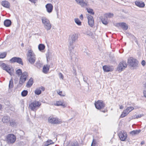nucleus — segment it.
Here are the masks:
<instances>
[{
    "mask_svg": "<svg viewBox=\"0 0 146 146\" xmlns=\"http://www.w3.org/2000/svg\"><path fill=\"white\" fill-rule=\"evenodd\" d=\"M78 39V35L75 33H72L69 35L68 39V43L69 47V50L71 52L75 47L74 43L76 42Z\"/></svg>",
    "mask_w": 146,
    "mask_h": 146,
    "instance_id": "obj_1",
    "label": "nucleus"
},
{
    "mask_svg": "<svg viewBox=\"0 0 146 146\" xmlns=\"http://www.w3.org/2000/svg\"><path fill=\"white\" fill-rule=\"evenodd\" d=\"M16 73L18 76L21 75L19 83L22 84L26 80L28 76V73L26 72L22 73L21 70L18 69L16 71Z\"/></svg>",
    "mask_w": 146,
    "mask_h": 146,
    "instance_id": "obj_2",
    "label": "nucleus"
},
{
    "mask_svg": "<svg viewBox=\"0 0 146 146\" xmlns=\"http://www.w3.org/2000/svg\"><path fill=\"white\" fill-rule=\"evenodd\" d=\"M41 20L45 29L47 31L50 30L52 26L49 20L45 17H42Z\"/></svg>",
    "mask_w": 146,
    "mask_h": 146,
    "instance_id": "obj_3",
    "label": "nucleus"
},
{
    "mask_svg": "<svg viewBox=\"0 0 146 146\" xmlns=\"http://www.w3.org/2000/svg\"><path fill=\"white\" fill-rule=\"evenodd\" d=\"M128 64L133 68H135L138 66V62L137 60L133 57H130L128 60Z\"/></svg>",
    "mask_w": 146,
    "mask_h": 146,
    "instance_id": "obj_4",
    "label": "nucleus"
},
{
    "mask_svg": "<svg viewBox=\"0 0 146 146\" xmlns=\"http://www.w3.org/2000/svg\"><path fill=\"white\" fill-rule=\"evenodd\" d=\"M40 105V102L38 101H35L31 103L29 105V107L32 110L35 111Z\"/></svg>",
    "mask_w": 146,
    "mask_h": 146,
    "instance_id": "obj_5",
    "label": "nucleus"
},
{
    "mask_svg": "<svg viewBox=\"0 0 146 146\" xmlns=\"http://www.w3.org/2000/svg\"><path fill=\"white\" fill-rule=\"evenodd\" d=\"M6 140L8 143L11 144L15 142L16 140L15 136L12 134H8L6 137Z\"/></svg>",
    "mask_w": 146,
    "mask_h": 146,
    "instance_id": "obj_6",
    "label": "nucleus"
},
{
    "mask_svg": "<svg viewBox=\"0 0 146 146\" xmlns=\"http://www.w3.org/2000/svg\"><path fill=\"white\" fill-rule=\"evenodd\" d=\"M48 121L49 123L52 124H59L62 122L60 119L52 116H50L48 118Z\"/></svg>",
    "mask_w": 146,
    "mask_h": 146,
    "instance_id": "obj_7",
    "label": "nucleus"
},
{
    "mask_svg": "<svg viewBox=\"0 0 146 146\" xmlns=\"http://www.w3.org/2000/svg\"><path fill=\"white\" fill-rule=\"evenodd\" d=\"M1 66L3 70H6L10 75H11V73L13 72V68L4 63L2 64L1 65Z\"/></svg>",
    "mask_w": 146,
    "mask_h": 146,
    "instance_id": "obj_8",
    "label": "nucleus"
},
{
    "mask_svg": "<svg viewBox=\"0 0 146 146\" xmlns=\"http://www.w3.org/2000/svg\"><path fill=\"white\" fill-rule=\"evenodd\" d=\"M127 64L125 61H123L120 62L118 65L117 70L121 72L127 66Z\"/></svg>",
    "mask_w": 146,
    "mask_h": 146,
    "instance_id": "obj_9",
    "label": "nucleus"
},
{
    "mask_svg": "<svg viewBox=\"0 0 146 146\" xmlns=\"http://www.w3.org/2000/svg\"><path fill=\"white\" fill-rule=\"evenodd\" d=\"M95 105L96 108L98 110L103 109L105 107V104L102 100H98L96 102Z\"/></svg>",
    "mask_w": 146,
    "mask_h": 146,
    "instance_id": "obj_10",
    "label": "nucleus"
},
{
    "mask_svg": "<svg viewBox=\"0 0 146 146\" xmlns=\"http://www.w3.org/2000/svg\"><path fill=\"white\" fill-rule=\"evenodd\" d=\"M119 137L121 140L125 141L127 138V134L126 132L121 131L119 133Z\"/></svg>",
    "mask_w": 146,
    "mask_h": 146,
    "instance_id": "obj_11",
    "label": "nucleus"
},
{
    "mask_svg": "<svg viewBox=\"0 0 146 146\" xmlns=\"http://www.w3.org/2000/svg\"><path fill=\"white\" fill-rule=\"evenodd\" d=\"M10 61L11 63H12L16 62L22 65L23 64L22 59L19 57H13L10 60Z\"/></svg>",
    "mask_w": 146,
    "mask_h": 146,
    "instance_id": "obj_12",
    "label": "nucleus"
},
{
    "mask_svg": "<svg viewBox=\"0 0 146 146\" xmlns=\"http://www.w3.org/2000/svg\"><path fill=\"white\" fill-rule=\"evenodd\" d=\"M87 18L88 20V24L91 27H93L94 25L93 17L89 14L86 15Z\"/></svg>",
    "mask_w": 146,
    "mask_h": 146,
    "instance_id": "obj_13",
    "label": "nucleus"
},
{
    "mask_svg": "<svg viewBox=\"0 0 146 146\" xmlns=\"http://www.w3.org/2000/svg\"><path fill=\"white\" fill-rule=\"evenodd\" d=\"M115 26L117 27L120 26L123 30H125L127 29L128 27L127 24L124 22L117 23Z\"/></svg>",
    "mask_w": 146,
    "mask_h": 146,
    "instance_id": "obj_14",
    "label": "nucleus"
},
{
    "mask_svg": "<svg viewBox=\"0 0 146 146\" xmlns=\"http://www.w3.org/2000/svg\"><path fill=\"white\" fill-rule=\"evenodd\" d=\"M103 69L104 71L106 72H108L113 71L114 68L113 66L104 65L103 66Z\"/></svg>",
    "mask_w": 146,
    "mask_h": 146,
    "instance_id": "obj_15",
    "label": "nucleus"
},
{
    "mask_svg": "<svg viewBox=\"0 0 146 146\" xmlns=\"http://www.w3.org/2000/svg\"><path fill=\"white\" fill-rule=\"evenodd\" d=\"M47 11L49 13H51L53 7L51 4H47L46 5Z\"/></svg>",
    "mask_w": 146,
    "mask_h": 146,
    "instance_id": "obj_16",
    "label": "nucleus"
},
{
    "mask_svg": "<svg viewBox=\"0 0 146 146\" xmlns=\"http://www.w3.org/2000/svg\"><path fill=\"white\" fill-rule=\"evenodd\" d=\"M9 123L10 125L13 127H16L19 124L17 121L14 119H11Z\"/></svg>",
    "mask_w": 146,
    "mask_h": 146,
    "instance_id": "obj_17",
    "label": "nucleus"
},
{
    "mask_svg": "<svg viewBox=\"0 0 146 146\" xmlns=\"http://www.w3.org/2000/svg\"><path fill=\"white\" fill-rule=\"evenodd\" d=\"M35 56L34 53L33 51L31 50H28V52L27 54V58L31 57H33Z\"/></svg>",
    "mask_w": 146,
    "mask_h": 146,
    "instance_id": "obj_18",
    "label": "nucleus"
},
{
    "mask_svg": "<svg viewBox=\"0 0 146 146\" xmlns=\"http://www.w3.org/2000/svg\"><path fill=\"white\" fill-rule=\"evenodd\" d=\"M82 7L87 8L89 6L88 2L86 0H83L80 5Z\"/></svg>",
    "mask_w": 146,
    "mask_h": 146,
    "instance_id": "obj_19",
    "label": "nucleus"
},
{
    "mask_svg": "<svg viewBox=\"0 0 146 146\" xmlns=\"http://www.w3.org/2000/svg\"><path fill=\"white\" fill-rule=\"evenodd\" d=\"M45 88L44 87L41 86L38 88L36 89L35 91V93L36 94L39 95L41 92V90L44 91Z\"/></svg>",
    "mask_w": 146,
    "mask_h": 146,
    "instance_id": "obj_20",
    "label": "nucleus"
},
{
    "mask_svg": "<svg viewBox=\"0 0 146 146\" xmlns=\"http://www.w3.org/2000/svg\"><path fill=\"white\" fill-rule=\"evenodd\" d=\"M27 60L29 63L31 64H33L36 61V56L33 57H31L29 58H27Z\"/></svg>",
    "mask_w": 146,
    "mask_h": 146,
    "instance_id": "obj_21",
    "label": "nucleus"
},
{
    "mask_svg": "<svg viewBox=\"0 0 146 146\" xmlns=\"http://www.w3.org/2000/svg\"><path fill=\"white\" fill-rule=\"evenodd\" d=\"M11 120L10 117L7 116L3 117L2 119V121L5 123H8L10 122Z\"/></svg>",
    "mask_w": 146,
    "mask_h": 146,
    "instance_id": "obj_22",
    "label": "nucleus"
},
{
    "mask_svg": "<svg viewBox=\"0 0 146 146\" xmlns=\"http://www.w3.org/2000/svg\"><path fill=\"white\" fill-rule=\"evenodd\" d=\"M1 5L4 7L9 8L10 6V4L7 1H3L1 2Z\"/></svg>",
    "mask_w": 146,
    "mask_h": 146,
    "instance_id": "obj_23",
    "label": "nucleus"
},
{
    "mask_svg": "<svg viewBox=\"0 0 146 146\" xmlns=\"http://www.w3.org/2000/svg\"><path fill=\"white\" fill-rule=\"evenodd\" d=\"M135 3L136 5L140 7H143L145 5L144 3L141 2L136 1Z\"/></svg>",
    "mask_w": 146,
    "mask_h": 146,
    "instance_id": "obj_24",
    "label": "nucleus"
},
{
    "mask_svg": "<svg viewBox=\"0 0 146 146\" xmlns=\"http://www.w3.org/2000/svg\"><path fill=\"white\" fill-rule=\"evenodd\" d=\"M55 105L57 106H61L64 107H66V104L61 101L56 102V103H55Z\"/></svg>",
    "mask_w": 146,
    "mask_h": 146,
    "instance_id": "obj_25",
    "label": "nucleus"
},
{
    "mask_svg": "<svg viewBox=\"0 0 146 146\" xmlns=\"http://www.w3.org/2000/svg\"><path fill=\"white\" fill-rule=\"evenodd\" d=\"M54 143L51 140H48L46 142L43 143L42 146H48L50 145L53 144Z\"/></svg>",
    "mask_w": 146,
    "mask_h": 146,
    "instance_id": "obj_26",
    "label": "nucleus"
},
{
    "mask_svg": "<svg viewBox=\"0 0 146 146\" xmlns=\"http://www.w3.org/2000/svg\"><path fill=\"white\" fill-rule=\"evenodd\" d=\"M50 66L48 65H46L44 66L43 68V72L44 73H46L49 70Z\"/></svg>",
    "mask_w": 146,
    "mask_h": 146,
    "instance_id": "obj_27",
    "label": "nucleus"
},
{
    "mask_svg": "<svg viewBox=\"0 0 146 146\" xmlns=\"http://www.w3.org/2000/svg\"><path fill=\"white\" fill-rule=\"evenodd\" d=\"M69 146H79V144L77 141H74L69 143Z\"/></svg>",
    "mask_w": 146,
    "mask_h": 146,
    "instance_id": "obj_28",
    "label": "nucleus"
},
{
    "mask_svg": "<svg viewBox=\"0 0 146 146\" xmlns=\"http://www.w3.org/2000/svg\"><path fill=\"white\" fill-rule=\"evenodd\" d=\"M11 22L10 20L7 19L4 21V25L6 27H8L11 25Z\"/></svg>",
    "mask_w": 146,
    "mask_h": 146,
    "instance_id": "obj_29",
    "label": "nucleus"
},
{
    "mask_svg": "<svg viewBox=\"0 0 146 146\" xmlns=\"http://www.w3.org/2000/svg\"><path fill=\"white\" fill-rule=\"evenodd\" d=\"M144 116V114H139L138 115H135L132 116V119H137L140 118Z\"/></svg>",
    "mask_w": 146,
    "mask_h": 146,
    "instance_id": "obj_30",
    "label": "nucleus"
},
{
    "mask_svg": "<svg viewBox=\"0 0 146 146\" xmlns=\"http://www.w3.org/2000/svg\"><path fill=\"white\" fill-rule=\"evenodd\" d=\"M129 113L128 111L126 109L123 111L120 116V117L121 118L123 117L126 116Z\"/></svg>",
    "mask_w": 146,
    "mask_h": 146,
    "instance_id": "obj_31",
    "label": "nucleus"
},
{
    "mask_svg": "<svg viewBox=\"0 0 146 146\" xmlns=\"http://www.w3.org/2000/svg\"><path fill=\"white\" fill-rule=\"evenodd\" d=\"M33 83V80L32 79H30L27 83V86L28 87H30L32 85Z\"/></svg>",
    "mask_w": 146,
    "mask_h": 146,
    "instance_id": "obj_32",
    "label": "nucleus"
},
{
    "mask_svg": "<svg viewBox=\"0 0 146 146\" xmlns=\"http://www.w3.org/2000/svg\"><path fill=\"white\" fill-rule=\"evenodd\" d=\"M57 94L61 96H66V94L64 92H63L62 91L60 90H57Z\"/></svg>",
    "mask_w": 146,
    "mask_h": 146,
    "instance_id": "obj_33",
    "label": "nucleus"
},
{
    "mask_svg": "<svg viewBox=\"0 0 146 146\" xmlns=\"http://www.w3.org/2000/svg\"><path fill=\"white\" fill-rule=\"evenodd\" d=\"M140 132V130H133L130 132L131 134L132 135H136L138 134Z\"/></svg>",
    "mask_w": 146,
    "mask_h": 146,
    "instance_id": "obj_34",
    "label": "nucleus"
},
{
    "mask_svg": "<svg viewBox=\"0 0 146 146\" xmlns=\"http://www.w3.org/2000/svg\"><path fill=\"white\" fill-rule=\"evenodd\" d=\"M38 48L39 50L40 51H42L44 49L45 46L42 44H40L38 46Z\"/></svg>",
    "mask_w": 146,
    "mask_h": 146,
    "instance_id": "obj_35",
    "label": "nucleus"
},
{
    "mask_svg": "<svg viewBox=\"0 0 146 146\" xmlns=\"http://www.w3.org/2000/svg\"><path fill=\"white\" fill-rule=\"evenodd\" d=\"M87 12L90 14L94 15V12H93V10L92 9L90 8H86Z\"/></svg>",
    "mask_w": 146,
    "mask_h": 146,
    "instance_id": "obj_36",
    "label": "nucleus"
},
{
    "mask_svg": "<svg viewBox=\"0 0 146 146\" xmlns=\"http://www.w3.org/2000/svg\"><path fill=\"white\" fill-rule=\"evenodd\" d=\"M74 20L75 23L78 25H81V22L78 19L75 18L74 19Z\"/></svg>",
    "mask_w": 146,
    "mask_h": 146,
    "instance_id": "obj_37",
    "label": "nucleus"
},
{
    "mask_svg": "<svg viewBox=\"0 0 146 146\" xmlns=\"http://www.w3.org/2000/svg\"><path fill=\"white\" fill-rule=\"evenodd\" d=\"M28 93L27 90H24L21 92V95L23 97L27 95Z\"/></svg>",
    "mask_w": 146,
    "mask_h": 146,
    "instance_id": "obj_38",
    "label": "nucleus"
},
{
    "mask_svg": "<svg viewBox=\"0 0 146 146\" xmlns=\"http://www.w3.org/2000/svg\"><path fill=\"white\" fill-rule=\"evenodd\" d=\"M13 80L11 79L9 81V88H11L13 87Z\"/></svg>",
    "mask_w": 146,
    "mask_h": 146,
    "instance_id": "obj_39",
    "label": "nucleus"
},
{
    "mask_svg": "<svg viewBox=\"0 0 146 146\" xmlns=\"http://www.w3.org/2000/svg\"><path fill=\"white\" fill-rule=\"evenodd\" d=\"M6 55V53L5 52H3L0 53V58H4Z\"/></svg>",
    "mask_w": 146,
    "mask_h": 146,
    "instance_id": "obj_40",
    "label": "nucleus"
},
{
    "mask_svg": "<svg viewBox=\"0 0 146 146\" xmlns=\"http://www.w3.org/2000/svg\"><path fill=\"white\" fill-rule=\"evenodd\" d=\"M134 109V108L132 107H127L126 110L129 113L130 111Z\"/></svg>",
    "mask_w": 146,
    "mask_h": 146,
    "instance_id": "obj_41",
    "label": "nucleus"
},
{
    "mask_svg": "<svg viewBox=\"0 0 146 146\" xmlns=\"http://www.w3.org/2000/svg\"><path fill=\"white\" fill-rule=\"evenodd\" d=\"M113 14L111 13H107L106 14V17H108L109 18H111L113 17Z\"/></svg>",
    "mask_w": 146,
    "mask_h": 146,
    "instance_id": "obj_42",
    "label": "nucleus"
},
{
    "mask_svg": "<svg viewBox=\"0 0 146 146\" xmlns=\"http://www.w3.org/2000/svg\"><path fill=\"white\" fill-rule=\"evenodd\" d=\"M102 23L105 25H106L108 23L107 19H105L103 18L102 19Z\"/></svg>",
    "mask_w": 146,
    "mask_h": 146,
    "instance_id": "obj_43",
    "label": "nucleus"
},
{
    "mask_svg": "<svg viewBox=\"0 0 146 146\" xmlns=\"http://www.w3.org/2000/svg\"><path fill=\"white\" fill-rule=\"evenodd\" d=\"M76 3L79 5H80L83 0H75Z\"/></svg>",
    "mask_w": 146,
    "mask_h": 146,
    "instance_id": "obj_44",
    "label": "nucleus"
},
{
    "mask_svg": "<svg viewBox=\"0 0 146 146\" xmlns=\"http://www.w3.org/2000/svg\"><path fill=\"white\" fill-rule=\"evenodd\" d=\"M58 76L59 78L62 79V80L64 79V76L63 75V74L61 73H59L58 74Z\"/></svg>",
    "mask_w": 146,
    "mask_h": 146,
    "instance_id": "obj_45",
    "label": "nucleus"
},
{
    "mask_svg": "<svg viewBox=\"0 0 146 146\" xmlns=\"http://www.w3.org/2000/svg\"><path fill=\"white\" fill-rule=\"evenodd\" d=\"M141 64L143 66H144L145 65V62L144 60H143L142 61Z\"/></svg>",
    "mask_w": 146,
    "mask_h": 146,
    "instance_id": "obj_46",
    "label": "nucleus"
},
{
    "mask_svg": "<svg viewBox=\"0 0 146 146\" xmlns=\"http://www.w3.org/2000/svg\"><path fill=\"white\" fill-rule=\"evenodd\" d=\"M83 16L82 14H81L80 15V19L82 20L83 19Z\"/></svg>",
    "mask_w": 146,
    "mask_h": 146,
    "instance_id": "obj_47",
    "label": "nucleus"
},
{
    "mask_svg": "<svg viewBox=\"0 0 146 146\" xmlns=\"http://www.w3.org/2000/svg\"><path fill=\"white\" fill-rule=\"evenodd\" d=\"M143 94L144 95V96L146 97V91H144L143 92Z\"/></svg>",
    "mask_w": 146,
    "mask_h": 146,
    "instance_id": "obj_48",
    "label": "nucleus"
},
{
    "mask_svg": "<svg viewBox=\"0 0 146 146\" xmlns=\"http://www.w3.org/2000/svg\"><path fill=\"white\" fill-rule=\"evenodd\" d=\"M36 0H29V1H30L31 2L34 3H35V1Z\"/></svg>",
    "mask_w": 146,
    "mask_h": 146,
    "instance_id": "obj_49",
    "label": "nucleus"
},
{
    "mask_svg": "<svg viewBox=\"0 0 146 146\" xmlns=\"http://www.w3.org/2000/svg\"><path fill=\"white\" fill-rule=\"evenodd\" d=\"M119 108L121 109H122L123 108V107L122 106H120Z\"/></svg>",
    "mask_w": 146,
    "mask_h": 146,
    "instance_id": "obj_50",
    "label": "nucleus"
},
{
    "mask_svg": "<svg viewBox=\"0 0 146 146\" xmlns=\"http://www.w3.org/2000/svg\"><path fill=\"white\" fill-rule=\"evenodd\" d=\"M145 144V142L142 141L141 142V144L142 145L144 144Z\"/></svg>",
    "mask_w": 146,
    "mask_h": 146,
    "instance_id": "obj_51",
    "label": "nucleus"
},
{
    "mask_svg": "<svg viewBox=\"0 0 146 146\" xmlns=\"http://www.w3.org/2000/svg\"><path fill=\"white\" fill-rule=\"evenodd\" d=\"M87 35H89V36H91L92 35V33H90V34H87Z\"/></svg>",
    "mask_w": 146,
    "mask_h": 146,
    "instance_id": "obj_52",
    "label": "nucleus"
},
{
    "mask_svg": "<svg viewBox=\"0 0 146 146\" xmlns=\"http://www.w3.org/2000/svg\"><path fill=\"white\" fill-rule=\"evenodd\" d=\"M2 106L0 104V110L2 109Z\"/></svg>",
    "mask_w": 146,
    "mask_h": 146,
    "instance_id": "obj_53",
    "label": "nucleus"
},
{
    "mask_svg": "<svg viewBox=\"0 0 146 146\" xmlns=\"http://www.w3.org/2000/svg\"><path fill=\"white\" fill-rule=\"evenodd\" d=\"M21 46H22V47H23L24 46V44L23 43H22L21 44Z\"/></svg>",
    "mask_w": 146,
    "mask_h": 146,
    "instance_id": "obj_54",
    "label": "nucleus"
},
{
    "mask_svg": "<svg viewBox=\"0 0 146 146\" xmlns=\"http://www.w3.org/2000/svg\"><path fill=\"white\" fill-rule=\"evenodd\" d=\"M102 111L104 113H105L106 111V110H104L103 111Z\"/></svg>",
    "mask_w": 146,
    "mask_h": 146,
    "instance_id": "obj_55",
    "label": "nucleus"
},
{
    "mask_svg": "<svg viewBox=\"0 0 146 146\" xmlns=\"http://www.w3.org/2000/svg\"><path fill=\"white\" fill-rule=\"evenodd\" d=\"M38 138H39L40 139V138H41V137H40V136H39V135H38Z\"/></svg>",
    "mask_w": 146,
    "mask_h": 146,
    "instance_id": "obj_56",
    "label": "nucleus"
},
{
    "mask_svg": "<svg viewBox=\"0 0 146 146\" xmlns=\"http://www.w3.org/2000/svg\"><path fill=\"white\" fill-rule=\"evenodd\" d=\"M36 66H37V67H38V66H37V65H36Z\"/></svg>",
    "mask_w": 146,
    "mask_h": 146,
    "instance_id": "obj_57",
    "label": "nucleus"
},
{
    "mask_svg": "<svg viewBox=\"0 0 146 146\" xmlns=\"http://www.w3.org/2000/svg\"><path fill=\"white\" fill-rule=\"evenodd\" d=\"M36 66H37V67H38V66H37V65H36Z\"/></svg>",
    "mask_w": 146,
    "mask_h": 146,
    "instance_id": "obj_58",
    "label": "nucleus"
},
{
    "mask_svg": "<svg viewBox=\"0 0 146 146\" xmlns=\"http://www.w3.org/2000/svg\"><path fill=\"white\" fill-rule=\"evenodd\" d=\"M36 66H37V67H38V66H37V65H36Z\"/></svg>",
    "mask_w": 146,
    "mask_h": 146,
    "instance_id": "obj_59",
    "label": "nucleus"
},
{
    "mask_svg": "<svg viewBox=\"0 0 146 146\" xmlns=\"http://www.w3.org/2000/svg\"><path fill=\"white\" fill-rule=\"evenodd\" d=\"M37 64V63H36V64Z\"/></svg>",
    "mask_w": 146,
    "mask_h": 146,
    "instance_id": "obj_60",
    "label": "nucleus"
}]
</instances>
